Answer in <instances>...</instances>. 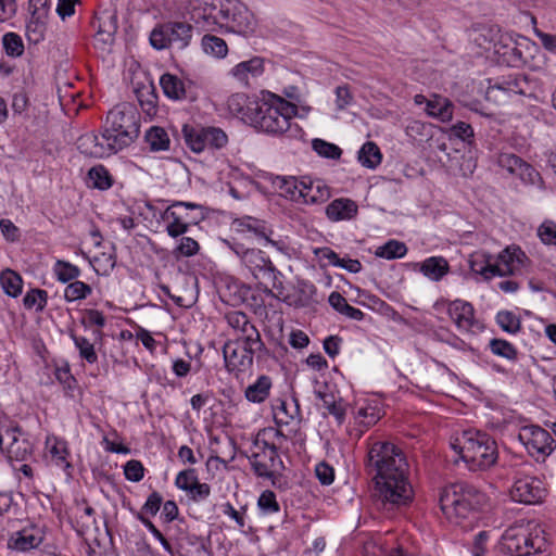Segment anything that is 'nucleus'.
Listing matches in <instances>:
<instances>
[{
	"label": "nucleus",
	"mask_w": 556,
	"mask_h": 556,
	"mask_svg": "<svg viewBox=\"0 0 556 556\" xmlns=\"http://www.w3.org/2000/svg\"><path fill=\"white\" fill-rule=\"evenodd\" d=\"M366 468L374 475L376 495L382 504L406 505L413 500L408 463L403 451L391 442H374L367 453Z\"/></svg>",
	"instance_id": "obj_1"
},
{
	"label": "nucleus",
	"mask_w": 556,
	"mask_h": 556,
	"mask_svg": "<svg viewBox=\"0 0 556 556\" xmlns=\"http://www.w3.org/2000/svg\"><path fill=\"white\" fill-rule=\"evenodd\" d=\"M225 243L240 258L253 278L264 287V293L276 299L283 294V275L262 250L245 248L235 239L225 240Z\"/></svg>",
	"instance_id": "obj_2"
},
{
	"label": "nucleus",
	"mask_w": 556,
	"mask_h": 556,
	"mask_svg": "<svg viewBox=\"0 0 556 556\" xmlns=\"http://www.w3.org/2000/svg\"><path fill=\"white\" fill-rule=\"evenodd\" d=\"M440 507L445 517L463 525L477 519V514L486 502L484 493L466 482H457L445 486L440 494Z\"/></svg>",
	"instance_id": "obj_3"
},
{
	"label": "nucleus",
	"mask_w": 556,
	"mask_h": 556,
	"mask_svg": "<svg viewBox=\"0 0 556 556\" xmlns=\"http://www.w3.org/2000/svg\"><path fill=\"white\" fill-rule=\"evenodd\" d=\"M266 99L260 102V114L254 116L251 126L268 135H282L290 132V137L296 138L301 130L298 126L292 127L291 119L299 114V108L294 102L283 97L267 91Z\"/></svg>",
	"instance_id": "obj_4"
},
{
	"label": "nucleus",
	"mask_w": 556,
	"mask_h": 556,
	"mask_svg": "<svg viewBox=\"0 0 556 556\" xmlns=\"http://www.w3.org/2000/svg\"><path fill=\"white\" fill-rule=\"evenodd\" d=\"M501 549L510 556H546L548 543L539 525L527 522L505 530L501 538Z\"/></svg>",
	"instance_id": "obj_5"
},
{
	"label": "nucleus",
	"mask_w": 556,
	"mask_h": 556,
	"mask_svg": "<svg viewBox=\"0 0 556 556\" xmlns=\"http://www.w3.org/2000/svg\"><path fill=\"white\" fill-rule=\"evenodd\" d=\"M456 450L459 448L462 459L467 464L470 470H486L491 468L497 459V445L493 438L488 433L475 430L464 431L462 439L457 444H453Z\"/></svg>",
	"instance_id": "obj_6"
},
{
	"label": "nucleus",
	"mask_w": 556,
	"mask_h": 556,
	"mask_svg": "<svg viewBox=\"0 0 556 556\" xmlns=\"http://www.w3.org/2000/svg\"><path fill=\"white\" fill-rule=\"evenodd\" d=\"M239 3L237 0H204L192 8L191 17L206 30L218 27L228 33L230 20L236 15Z\"/></svg>",
	"instance_id": "obj_7"
},
{
	"label": "nucleus",
	"mask_w": 556,
	"mask_h": 556,
	"mask_svg": "<svg viewBox=\"0 0 556 556\" xmlns=\"http://www.w3.org/2000/svg\"><path fill=\"white\" fill-rule=\"evenodd\" d=\"M250 453L249 460L254 473L271 480L273 485L277 486L276 472L283 469V462L279 457L277 446L262 439L258 433L252 442Z\"/></svg>",
	"instance_id": "obj_8"
},
{
	"label": "nucleus",
	"mask_w": 556,
	"mask_h": 556,
	"mask_svg": "<svg viewBox=\"0 0 556 556\" xmlns=\"http://www.w3.org/2000/svg\"><path fill=\"white\" fill-rule=\"evenodd\" d=\"M193 26L187 22L168 21L157 24L150 33V43L155 50L186 49L192 39Z\"/></svg>",
	"instance_id": "obj_9"
},
{
	"label": "nucleus",
	"mask_w": 556,
	"mask_h": 556,
	"mask_svg": "<svg viewBox=\"0 0 556 556\" xmlns=\"http://www.w3.org/2000/svg\"><path fill=\"white\" fill-rule=\"evenodd\" d=\"M169 136L184 139H227V134L219 127L203 126L194 121L169 125L168 129L160 126L150 127L143 139H169Z\"/></svg>",
	"instance_id": "obj_10"
},
{
	"label": "nucleus",
	"mask_w": 556,
	"mask_h": 556,
	"mask_svg": "<svg viewBox=\"0 0 556 556\" xmlns=\"http://www.w3.org/2000/svg\"><path fill=\"white\" fill-rule=\"evenodd\" d=\"M139 134V118L132 111L124 112L114 109L108 113L103 139H136Z\"/></svg>",
	"instance_id": "obj_11"
},
{
	"label": "nucleus",
	"mask_w": 556,
	"mask_h": 556,
	"mask_svg": "<svg viewBox=\"0 0 556 556\" xmlns=\"http://www.w3.org/2000/svg\"><path fill=\"white\" fill-rule=\"evenodd\" d=\"M263 350L265 345L252 349L237 340H228L223 348L226 368L238 376L252 367L254 355Z\"/></svg>",
	"instance_id": "obj_12"
},
{
	"label": "nucleus",
	"mask_w": 556,
	"mask_h": 556,
	"mask_svg": "<svg viewBox=\"0 0 556 556\" xmlns=\"http://www.w3.org/2000/svg\"><path fill=\"white\" fill-rule=\"evenodd\" d=\"M475 141H437V157L441 163L451 162L462 169L471 170L473 164L472 144Z\"/></svg>",
	"instance_id": "obj_13"
},
{
	"label": "nucleus",
	"mask_w": 556,
	"mask_h": 556,
	"mask_svg": "<svg viewBox=\"0 0 556 556\" xmlns=\"http://www.w3.org/2000/svg\"><path fill=\"white\" fill-rule=\"evenodd\" d=\"M494 277L516 275L530 263L527 254L518 245H508L494 258Z\"/></svg>",
	"instance_id": "obj_14"
},
{
	"label": "nucleus",
	"mask_w": 556,
	"mask_h": 556,
	"mask_svg": "<svg viewBox=\"0 0 556 556\" xmlns=\"http://www.w3.org/2000/svg\"><path fill=\"white\" fill-rule=\"evenodd\" d=\"M226 319L235 331V338L232 340H237L252 349L253 346L254 349L264 346L257 328L250 321L247 314L239 311L230 312L226 315Z\"/></svg>",
	"instance_id": "obj_15"
},
{
	"label": "nucleus",
	"mask_w": 556,
	"mask_h": 556,
	"mask_svg": "<svg viewBox=\"0 0 556 556\" xmlns=\"http://www.w3.org/2000/svg\"><path fill=\"white\" fill-rule=\"evenodd\" d=\"M519 439L532 456L549 455L556 446L552 434L539 426L526 427L519 433Z\"/></svg>",
	"instance_id": "obj_16"
},
{
	"label": "nucleus",
	"mask_w": 556,
	"mask_h": 556,
	"mask_svg": "<svg viewBox=\"0 0 556 556\" xmlns=\"http://www.w3.org/2000/svg\"><path fill=\"white\" fill-rule=\"evenodd\" d=\"M545 489L540 479L534 477H522L516 479L510 496L513 501L531 505L542 502L545 497Z\"/></svg>",
	"instance_id": "obj_17"
},
{
	"label": "nucleus",
	"mask_w": 556,
	"mask_h": 556,
	"mask_svg": "<svg viewBox=\"0 0 556 556\" xmlns=\"http://www.w3.org/2000/svg\"><path fill=\"white\" fill-rule=\"evenodd\" d=\"M232 229L239 233H251L254 238L263 239L267 244L273 245L278 251H285L286 244L283 241H276L270 238L273 230L269 229L265 222L245 216L237 218L232 222Z\"/></svg>",
	"instance_id": "obj_18"
},
{
	"label": "nucleus",
	"mask_w": 556,
	"mask_h": 556,
	"mask_svg": "<svg viewBox=\"0 0 556 556\" xmlns=\"http://www.w3.org/2000/svg\"><path fill=\"white\" fill-rule=\"evenodd\" d=\"M91 25L96 30V41L103 45V48L114 42L118 27L115 11L104 10L97 13Z\"/></svg>",
	"instance_id": "obj_19"
},
{
	"label": "nucleus",
	"mask_w": 556,
	"mask_h": 556,
	"mask_svg": "<svg viewBox=\"0 0 556 556\" xmlns=\"http://www.w3.org/2000/svg\"><path fill=\"white\" fill-rule=\"evenodd\" d=\"M227 105L230 113L249 125H251L254 116L260 114V101L251 99L245 93L231 94L228 98Z\"/></svg>",
	"instance_id": "obj_20"
},
{
	"label": "nucleus",
	"mask_w": 556,
	"mask_h": 556,
	"mask_svg": "<svg viewBox=\"0 0 556 556\" xmlns=\"http://www.w3.org/2000/svg\"><path fill=\"white\" fill-rule=\"evenodd\" d=\"M447 314L459 331L469 332L477 324L473 306L466 301L455 300L447 306Z\"/></svg>",
	"instance_id": "obj_21"
},
{
	"label": "nucleus",
	"mask_w": 556,
	"mask_h": 556,
	"mask_svg": "<svg viewBox=\"0 0 556 556\" xmlns=\"http://www.w3.org/2000/svg\"><path fill=\"white\" fill-rule=\"evenodd\" d=\"M314 393L321 401L323 407L327 413L333 416L339 425H342L346 416L345 401L340 395L330 391L328 384H324L323 388L315 390Z\"/></svg>",
	"instance_id": "obj_22"
},
{
	"label": "nucleus",
	"mask_w": 556,
	"mask_h": 556,
	"mask_svg": "<svg viewBox=\"0 0 556 556\" xmlns=\"http://www.w3.org/2000/svg\"><path fill=\"white\" fill-rule=\"evenodd\" d=\"M236 15L230 20V27L228 33H233L243 37L254 35L257 28V22L253 13L243 4L239 3L236 8Z\"/></svg>",
	"instance_id": "obj_23"
},
{
	"label": "nucleus",
	"mask_w": 556,
	"mask_h": 556,
	"mask_svg": "<svg viewBox=\"0 0 556 556\" xmlns=\"http://www.w3.org/2000/svg\"><path fill=\"white\" fill-rule=\"evenodd\" d=\"M125 146V141H81L78 149L88 156L103 159L117 153Z\"/></svg>",
	"instance_id": "obj_24"
},
{
	"label": "nucleus",
	"mask_w": 556,
	"mask_h": 556,
	"mask_svg": "<svg viewBox=\"0 0 556 556\" xmlns=\"http://www.w3.org/2000/svg\"><path fill=\"white\" fill-rule=\"evenodd\" d=\"M231 75L244 86H249L250 77L256 78L264 73V60L254 56L248 61L240 62L231 70Z\"/></svg>",
	"instance_id": "obj_25"
},
{
	"label": "nucleus",
	"mask_w": 556,
	"mask_h": 556,
	"mask_svg": "<svg viewBox=\"0 0 556 556\" xmlns=\"http://www.w3.org/2000/svg\"><path fill=\"white\" fill-rule=\"evenodd\" d=\"M494 256L486 251H475L469 255L468 264L472 273L480 275L484 280L494 277Z\"/></svg>",
	"instance_id": "obj_26"
},
{
	"label": "nucleus",
	"mask_w": 556,
	"mask_h": 556,
	"mask_svg": "<svg viewBox=\"0 0 556 556\" xmlns=\"http://www.w3.org/2000/svg\"><path fill=\"white\" fill-rule=\"evenodd\" d=\"M405 131L409 139H441L446 134L445 128L421 121L409 122Z\"/></svg>",
	"instance_id": "obj_27"
},
{
	"label": "nucleus",
	"mask_w": 556,
	"mask_h": 556,
	"mask_svg": "<svg viewBox=\"0 0 556 556\" xmlns=\"http://www.w3.org/2000/svg\"><path fill=\"white\" fill-rule=\"evenodd\" d=\"M357 214V205L350 199L333 200L326 207V215L332 222L352 219Z\"/></svg>",
	"instance_id": "obj_28"
},
{
	"label": "nucleus",
	"mask_w": 556,
	"mask_h": 556,
	"mask_svg": "<svg viewBox=\"0 0 556 556\" xmlns=\"http://www.w3.org/2000/svg\"><path fill=\"white\" fill-rule=\"evenodd\" d=\"M160 85L164 94L176 101L188 99V90L182 79L178 76L165 73L160 78Z\"/></svg>",
	"instance_id": "obj_29"
},
{
	"label": "nucleus",
	"mask_w": 556,
	"mask_h": 556,
	"mask_svg": "<svg viewBox=\"0 0 556 556\" xmlns=\"http://www.w3.org/2000/svg\"><path fill=\"white\" fill-rule=\"evenodd\" d=\"M181 208L184 210L181 205H169L162 215L164 220L170 219L166 226V231L172 238L185 235L189 229V226L181 220L187 219L182 216V212L180 211Z\"/></svg>",
	"instance_id": "obj_30"
},
{
	"label": "nucleus",
	"mask_w": 556,
	"mask_h": 556,
	"mask_svg": "<svg viewBox=\"0 0 556 556\" xmlns=\"http://www.w3.org/2000/svg\"><path fill=\"white\" fill-rule=\"evenodd\" d=\"M420 273L432 281H440L448 271V262L442 256H431L420 263Z\"/></svg>",
	"instance_id": "obj_31"
},
{
	"label": "nucleus",
	"mask_w": 556,
	"mask_h": 556,
	"mask_svg": "<svg viewBox=\"0 0 556 556\" xmlns=\"http://www.w3.org/2000/svg\"><path fill=\"white\" fill-rule=\"evenodd\" d=\"M425 110L429 116L438 118L441 122L451 121L453 116L452 102L447 98L439 94H433L429 98Z\"/></svg>",
	"instance_id": "obj_32"
},
{
	"label": "nucleus",
	"mask_w": 556,
	"mask_h": 556,
	"mask_svg": "<svg viewBox=\"0 0 556 556\" xmlns=\"http://www.w3.org/2000/svg\"><path fill=\"white\" fill-rule=\"evenodd\" d=\"M42 542V536L35 534L33 531L24 529L14 533L9 542L8 546L18 552H27L35 547H38Z\"/></svg>",
	"instance_id": "obj_33"
},
{
	"label": "nucleus",
	"mask_w": 556,
	"mask_h": 556,
	"mask_svg": "<svg viewBox=\"0 0 556 556\" xmlns=\"http://www.w3.org/2000/svg\"><path fill=\"white\" fill-rule=\"evenodd\" d=\"M303 202L306 204L324 203L330 198V189L321 181L302 180Z\"/></svg>",
	"instance_id": "obj_34"
},
{
	"label": "nucleus",
	"mask_w": 556,
	"mask_h": 556,
	"mask_svg": "<svg viewBox=\"0 0 556 556\" xmlns=\"http://www.w3.org/2000/svg\"><path fill=\"white\" fill-rule=\"evenodd\" d=\"M47 446L49 447V453L51 456V460L55 466L60 467L62 470H68L72 468L71 463L68 462L70 452L67 450V443L63 440H59L56 438L48 439Z\"/></svg>",
	"instance_id": "obj_35"
},
{
	"label": "nucleus",
	"mask_w": 556,
	"mask_h": 556,
	"mask_svg": "<svg viewBox=\"0 0 556 556\" xmlns=\"http://www.w3.org/2000/svg\"><path fill=\"white\" fill-rule=\"evenodd\" d=\"M22 433V429L16 424L0 414V448L2 453H5Z\"/></svg>",
	"instance_id": "obj_36"
},
{
	"label": "nucleus",
	"mask_w": 556,
	"mask_h": 556,
	"mask_svg": "<svg viewBox=\"0 0 556 556\" xmlns=\"http://www.w3.org/2000/svg\"><path fill=\"white\" fill-rule=\"evenodd\" d=\"M357 159L362 166L375 169L382 162V153L374 141H366L359 149Z\"/></svg>",
	"instance_id": "obj_37"
},
{
	"label": "nucleus",
	"mask_w": 556,
	"mask_h": 556,
	"mask_svg": "<svg viewBox=\"0 0 556 556\" xmlns=\"http://www.w3.org/2000/svg\"><path fill=\"white\" fill-rule=\"evenodd\" d=\"M9 460L26 462L31 457L33 444L26 433H22L17 440L9 446V450L4 453Z\"/></svg>",
	"instance_id": "obj_38"
},
{
	"label": "nucleus",
	"mask_w": 556,
	"mask_h": 556,
	"mask_svg": "<svg viewBox=\"0 0 556 556\" xmlns=\"http://www.w3.org/2000/svg\"><path fill=\"white\" fill-rule=\"evenodd\" d=\"M271 388V380L268 376H260L257 380L245 389V399L252 403H262L268 395Z\"/></svg>",
	"instance_id": "obj_39"
},
{
	"label": "nucleus",
	"mask_w": 556,
	"mask_h": 556,
	"mask_svg": "<svg viewBox=\"0 0 556 556\" xmlns=\"http://www.w3.org/2000/svg\"><path fill=\"white\" fill-rule=\"evenodd\" d=\"M274 184L286 198L291 200H303L304 192H302V181H298L295 177L278 176Z\"/></svg>",
	"instance_id": "obj_40"
},
{
	"label": "nucleus",
	"mask_w": 556,
	"mask_h": 556,
	"mask_svg": "<svg viewBox=\"0 0 556 556\" xmlns=\"http://www.w3.org/2000/svg\"><path fill=\"white\" fill-rule=\"evenodd\" d=\"M201 46L206 54L217 59H223L228 53V46L226 41L215 35H204L201 40Z\"/></svg>",
	"instance_id": "obj_41"
},
{
	"label": "nucleus",
	"mask_w": 556,
	"mask_h": 556,
	"mask_svg": "<svg viewBox=\"0 0 556 556\" xmlns=\"http://www.w3.org/2000/svg\"><path fill=\"white\" fill-rule=\"evenodd\" d=\"M0 283L7 295L17 298L22 293L23 279L11 269H5L0 275Z\"/></svg>",
	"instance_id": "obj_42"
},
{
	"label": "nucleus",
	"mask_w": 556,
	"mask_h": 556,
	"mask_svg": "<svg viewBox=\"0 0 556 556\" xmlns=\"http://www.w3.org/2000/svg\"><path fill=\"white\" fill-rule=\"evenodd\" d=\"M529 86V79L526 75H514L504 78L495 88L515 94L526 96Z\"/></svg>",
	"instance_id": "obj_43"
},
{
	"label": "nucleus",
	"mask_w": 556,
	"mask_h": 556,
	"mask_svg": "<svg viewBox=\"0 0 556 556\" xmlns=\"http://www.w3.org/2000/svg\"><path fill=\"white\" fill-rule=\"evenodd\" d=\"M407 253V247L404 242L397 240H389L383 245L378 247L375 255L386 260L402 258Z\"/></svg>",
	"instance_id": "obj_44"
},
{
	"label": "nucleus",
	"mask_w": 556,
	"mask_h": 556,
	"mask_svg": "<svg viewBox=\"0 0 556 556\" xmlns=\"http://www.w3.org/2000/svg\"><path fill=\"white\" fill-rule=\"evenodd\" d=\"M88 178L94 189L108 190L113 185V178L103 165H97L89 169Z\"/></svg>",
	"instance_id": "obj_45"
},
{
	"label": "nucleus",
	"mask_w": 556,
	"mask_h": 556,
	"mask_svg": "<svg viewBox=\"0 0 556 556\" xmlns=\"http://www.w3.org/2000/svg\"><path fill=\"white\" fill-rule=\"evenodd\" d=\"M53 273L62 283L71 282L80 276V269L76 265L63 260L54 263Z\"/></svg>",
	"instance_id": "obj_46"
},
{
	"label": "nucleus",
	"mask_w": 556,
	"mask_h": 556,
	"mask_svg": "<svg viewBox=\"0 0 556 556\" xmlns=\"http://www.w3.org/2000/svg\"><path fill=\"white\" fill-rule=\"evenodd\" d=\"M489 349L494 355L507 361L515 362L518 358L517 349L504 339L494 338L490 340Z\"/></svg>",
	"instance_id": "obj_47"
},
{
	"label": "nucleus",
	"mask_w": 556,
	"mask_h": 556,
	"mask_svg": "<svg viewBox=\"0 0 556 556\" xmlns=\"http://www.w3.org/2000/svg\"><path fill=\"white\" fill-rule=\"evenodd\" d=\"M92 293V288L84 281L73 280L64 290V299L66 302H75L84 300Z\"/></svg>",
	"instance_id": "obj_48"
},
{
	"label": "nucleus",
	"mask_w": 556,
	"mask_h": 556,
	"mask_svg": "<svg viewBox=\"0 0 556 556\" xmlns=\"http://www.w3.org/2000/svg\"><path fill=\"white\" fill-rule=\"evenodd\" d=\"M495 319L501 329L507 333L516 334L520 331L521 320L511 311H500Z\"/></svg>",
	"instance_id": "obj_49"
},
{
	"label": "nucleus",
	"mask_w": 556,
	"mask_h": 556,
	"mask_svg": "<svg viewBox=\"0 0 556 556\" xmlns=\"http://www.w3.org/2000/svg\"><path fill=\"white\" fill-rule=\"evenodd\" d=\"M172 205H181L184 207V210L181 208L180 211L182 212V216H185L188 219L181 220L189 227L191 225H198L205 217L203 213V207L199 204L192 202L177 201L174 202Z\"/></svg>",
	"instance_id": "obj_50"
},
{
	"label": "nucleus",
	"mask_w": 556,
	"mask_h": 556,
	"mask_svg": "<svg viewBox=\"0 0 556 556\" xmlns=\"http://www.w3.org/2000/svg\"><path fill=\"white\" fill-rule=\"evenodd\" d=\"M300 416V407L296 400H294V406L292 410H289L288 404L285 401L274 407V418L278 426L289 425L293 419Z\"/></svg>",
	"instance_id": "obj_51"
},
{
	"label": "nucleus",
	"mask_w": 556,
	"mask_h": 556,
	"mask_svg": "<svg viewBox=\"0 0 556 556\" xmlns=\"http://www.w3.org/2000/svg\"><path fill=\"white\" fill-rule=\"evenodd\" d=\"M136 94L143 111H146L148 114L155 113L157 96L153 85L137 89Z\"/></svg>",
	"instance_id": "obj_52"
},
{
	"label": "nucleus",
	"mask_w": 556,
	"mask_h": 556,
	"mask_svg": "<svg viewBox=\"0 0 556 556\" xmlns=\"http://www.w3.org/2000/svg\"><path fill=\"white\" fill-rule=\"evenodd\" d=\"M2 46L8 56L18 58L24 53V42L16 33H7L2 37Z\"/></svg>",
	"instance_id": "obj_53"
},
{
	"label": "nucleus",
	"mask_w": 556,
	"mask_h": 556,
	"mask_svg": "<svg viewBox=\"0 0 556 556\" xmlns=\"http://www.w3.org/2000/svg\"><path fill=\"white\" fill-rule=\"evenodd\" d=\"M48 302V292L42 289H30L26 292L23 299V304L27 309L36 308L37 312H42Z\"/></svg>",
	"instance_id": "obj_54"
},
{
	"label": "nucleus",
	"mask_w": 556,
	"mask_h": 556,
	"mask_svg": "<svg viewBox=\"0 0 556 556\" xmlns=\"http://www.w3.org/2000/svg\"><path fill=\"white\" fill-rule=\"evenodd\" d=\"M46 20L38 16H30L26 25V37L33 43H38L45 39Z\"/></svg>",
	"instance_id": "obj_55"
},
{
	"label": "nucleus",
	"mask_w": 556,
	"mask_h": 556,
	"mask_svg": "<svg viewBox=\"0 0 556 556\" xmlns=\"http://www.w3.org/2000/svg\"><path fill=\"white\" fill-rule=\"evenodd\" d=\"M497 53L501 54L503 62L510 67H521L526 63L523 53L516 43L503 46V51L498 50Z\"/></svg>",
	"instance_id": "obj_56"
},
{
	"label": "nucleus",
	"mask_w": 556,
	"mask_h": 556,
	"mask_svg": "<svg viewBox=\"0 0 556 556\" xmlns=\"http://www.w3.org/2000/svg\"><path fill=\"white\" fill-rule=\"evenodd\" d=\"M71 338L75 344V346L79 351V356L87 361L89 364H94L98 362V355L94 351V346L89 340L85 337L76 336L75 333H71Z\"/></svg>",
	"instance_id": "obj_57"
},
{
	"label": "nucleus",
	"mask_w": 556,
	"mask_h": 556,
	"mask_svg": "<svg viewBox=\"0 0 556 556\" xmlns=\"http://www.w3.org/2000/svg\"><path fill=\"white\" fill-rule=\"evenodd\" d=\"M257 506L263 515H271L280 510L276 494L270 490H265L261 493L257 500Z\"/></svg>",
	"instance_id": "obj_58"
},
{
	"label": "nucleus",
	"mask_w": 556,
	"mask_h": 556,
	"mask_svg": "<svg viewBox=\"0 0 556 556\" xmlns=\"http://www.w3.org/2000/svg\"><path fill=\"white\" fill-rule=\"evenodd\" d=\"M136 518L141 521V523L151 532V534L161 543L163 548L169 553L170 555L174 554L173 547L169 544V542L166 540V538L162 534V532L154 526V523L142 515V513H136Z\"/></svg>",
	"instance_id": "obj_59"
},
{
	"label": "nucleus",
	"mask_w": 556,
	"mask_h": 556,
	"mask_svg": "<svg viewBox=\"0 0 556 556\" xmlns=\"http://www.w3.org/2000/svg\"><path fill=\"white\" fill-rule=\"evenodd\" d=\"M313 150L320 156L337 160L341 156V149L329 141H312Z\"/></svg>",
	"instance_id": "obj_60"
},
{
	"label": "nucleus",
	"mask_w": 556,
	"mask_h": 556,
	"mask_svg": "<svg viewBox=\"0 0 556 556\" xmlns=\"http://www.w3.org/2000/svg\"><path fill=\"white\" fill-rule=\"evenodd\" d=\"M498 164L505 167L510 173H515L519 169L525 168L526 170L531 169L530 165L522 161L519 156L509 153H502L498 156Z\"/></svg>",
	"instance_id": "obj_61"
},
{
	"label": "nucleus",
	"mask_w": 556,
	"mask_h": 556,
	"mask_svg": "<svg viewBox=\"0 0 556 556\" xmlns=\"http://www.w3.org/2000/svg\"><path fill=\"white\" fill-rule=\"evenodd\" d=\"M538 237L543 244L556 247V224L551 220L542 223L538 228Z\"/></svg>",
	"instance_id": "obj_62"
},
{
	"label": "nucleus",
	"mask_w": 556,
	"mask_h": 556,
	"mask_svg": "<svg viewBox=\"0 0 556 556\" xmlns=\"http://www.w3.org/2000/svg\"><path fill=\"white\" fill-rule=\"evenodd\" d=\"M197 482H199V479H198L197 471L193 468H189V469L180 471L175 479L176 486L178 489L185 491L186 493Z\"/></svg>",
	"instance_id": "obj_63"
},
{
	"label": "nucleus",
	"mask_w": 556,
	"mask_h": 556,
	"mask_svg": "<svg viewBox=\"0 0 556 556\" xmlns=\"http://www.w3.org/2000/svg\"><path fill=\"white\" fill-rule=\"evenodd\" d=\"M124 475L127 480L139 482L144 476V468L139 460H128L124 466Z\"/></svg>",
	"instance_id": "obj_64"
}]
</instances>
